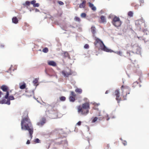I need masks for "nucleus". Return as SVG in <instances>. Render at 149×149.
<instances>
[{
	"instance_id": "15",
	"label": "nucleus",
	"mask_w": 149,
	"mask_h": 149,
	"mask_svg": "<svg viewBox=\"0 0 149 149\" xmlns=\"http://www.w3.org/2000/svg\"><path fill=\"white\" fill-rule=\"evenodd\" d=\"M48 64L49 65H52L53 66H56V63L54 61H51L48 62Z\"/></svg>"
},
{
	"instance_id": "1",
	"label": "nucleus",
	"mask_w": 149,
	"mask_h": 149,
	"mask_svg": "<svg viewBox=\"0 0 149 149\" xmlns=\"http://www.w3.org/2000/svg\"><path fill=\"white\" fill-rule=\"evenodd\" d=\"M21 129L23 130H28L30 135L31 139L32 138V134L33 132V128L29 119L28 118L27 113H26V116L22 117L21 122Z\"/></svg>"
},
{
	"instance_id": "23",
	"label": "nucleus",
	"mask_w": 149,
	"mask_h": 149,
	"mask_svg": "<svg viewBox=\"0 0 149 149\" xmlns=\"http://www.w3.org/2000/svg\"><path fill=\"white\" fill-rule=\"evenodd\" d=\"M115 53H116L118 54L120 56H122L123 54L122 52L120 51H117L115 52Z\"/></svg>"
},
{
	"instance_id": "22",
	"label": "nucleus",
	"mask_w": 149,
	"mask_h": 149,
	"mask_svg": "<svg viewBox=\"0 0 149 149\" xmlns=\"http://www.w3.org/2000/svg\"><path fill=\"white\" fill-rule=\"evenodd\" d=\"M42 51L45 53H47L48 51V49L47 48H45L42 50Z\"/></svg>"
},
{
	"instance_id": "3",
	"label": "nucleus",
	"mask_w": 149,
	"mask_h": 149,
	"mask_svg": "<svg viewBox=\"0 0 149 149\" xmlns=\"http://www.w3.org/2000/svg\"><path fill=\"white\" fill-rule=\"evenodd\" d=\"M95 45H97V43H99L100 45V48L102 50H103L104 51L108 52H112L113 51L111 50L108 49L104 45L103 42L100 39L97 38H95Z\"/></svg>"
},
{
	"instance_id": "9",
	"label": "nucleus",
	"mask_w": 149,
	"mask_h": 149,
	"mask_svg": "<svg viewBox=\"0 0 149 149\" xmlns=\"http://www.w3.org/2000/svg\"><path fill=\"white\" fill-rule=\"evenodd\" d=\"M45 118H42V120L38 123L37 125L40 126H42L45 123Z\"/></svg>"
},
{
	"instance_id": "7",
	"label": "nucleus",
	"mask_w": 149,
	"mask_h": 149,
	"mask_svg": "<svg viewBox=\"0 0 149 149\" xmlns=\"http://www.w3.org/2000/svg\"><path fill=\"white\" fill-rule=\"evenodd\" d=\"M75 93L73 92L72 91L69 98L70 101L72 102H74L75 100Z\"/></svg>"
},
{
	"instance_id": "46",
	"label": "nucleus",
	"mask_w": 149,
	"mask_h": 149,
	"mask_svg": "<svg viewBox=\"0 0 149 149\" xmlns=\"http://www.w3.org/2000/svg\"><path fill=\"white\" fill-rule=\"evenodd\" d=\"M137 38H139V39H140V38H142V37H138V36L137 37Z\"/></svg>"
},
{
	"instance_id": "18",
	"label": "nucleus",
	"mask_w": 149,
	"mask_h": 149,
	"mask_svg": "<svg viewBox=\"0 0 149 149\" xmlns=\"http://www.w3.org/2000/svg\"><path fill=\"white\" fill-rule=\"evenodd\" d=\"M91 32L93 34H94L95 33V28L94 26H92L91 28Z\"/></svg>"
},
{
	"instance_id": "17",
	"label": "nucleus",
	"mask_w": 149,
	"mask_h": 149,
	"mask_svg": "<svg viewBox=\"0 0 149 149\" xmlns=\"http://www.w3.org/2000/svg\"><path fill=\"white\" fill-rule=\"evenodd\" d=\"M75 91L76 92L78 93H81L82 92V90L80 88H77L75 90Z\"/></svg>"
},
{
	"instance_id": "38",
	"label": "nucleus",
	"mask_w": 149,
	"mask_h": 149,
	"mask_svg": "<svg viewBox=\"0 0 149 149\" xmlns=\"http://www.w3.org/2000/svg\"><path fill=\"white\" fill-rule=\"evenodd\" d=\"M30 143V141L29 140H28L27 142H26V144H29Z\"/></svg>"
},
{
	"instance_id": "24",
	"label": "nucleus",
	"mask_w": 149,
	"mask_h": 149,
	"mask_svg": "<svg viewBox=\"0 0 149 149\" xmlns=\"http://www.w3.org/2000/svg\"><path fill=\"white\" fill-rule=\"evenodd\" d=\"M60 99L61 101H64L65 100V97L62 96L60 98Z\"/></svg>"
},
{
	"instance_id": "49",
	"label": "nucleus",
	"mask_w": 149,
	"mask_h": 149,
	"mask_svg": "<svg viewBox=\"0 0 149 149\" xmlns=\"http://www.w3.org/2000/svg\"><path fill=\"white\" fill-rule=\"evenodd\" d=\"M101 115L100 114H99L98 116H100Z\"/></svg>"
},
{
	"instance_id": "35",
	"label": "nucleus",
	"mask_w": 149,
	"mask_h": 149,
	"mask_svg": "<svg viewBox=\"0 0 149 149\" xmlns=\"http://www.w3.org/2000/svg\"><path fill=\"white\" fill-rule=\"evenodd\" d=\"M81 121H79L76 124V125L79 126L81 125Z\"/></svg>"
},
{
	"instance_id": "20",
	"label": "nucleus",
	"mask_w": 149,
	"mask_h": 149,
	"mask_svg": "<svg viewBox=\"0 0 149 149\" xmlns=\"http://www.w3.org/2000/svg\"><path fill=\"white\" fill-rule=\"evenodd\" d=\"M26 87V84L25 83L23 84L22 85L20 86V88L21 89H24Z\"/></svg>"
},
{
	"instance_id": "14",
	"label": "nucleus",
	"mask_w": 149,
	"mask_h": 149,
	"mask_svg": "<svg viewBox=\"0 0 149 149\" xmlns=\"http://www.w3.org/2000/svg\"><path fill=\"white\" fill-rule=\"evenodd\" d=\"M86 1H83L80 4L79 7L80 8H84L85 6Z\"/></svg>"
},
{
	"instance_id": "40",
	"label": "nucleus",
	"mask_w": 149,
	"mask_h": 149,
	"mask_svg": "<svg viewBox=\"0 0 149 149\" xmlns=\"http://www.w3.org/2000/svg\"><path fill=\"white\" fill-rule=\"evenodd\" d=\"M3 94L0 91V97H1V95Z\"/></svg>"
},
{
	"instance_id": "10",
	"label": "nucleus",
	"mask_w": 149,
	"mask_h": 149,
	"mask_svg": "<svg viewBox=\"0 0 149 149\" xmlns=\"http://www.w3.org/2000/svg\"><path fill=\"white\" fill-rule=\"evenodd\" d=\"M88 4L89 7L91 8L92 10L93 11H95L96 10V7L94 6V5L93 3L89 2Z\"/></svg>"
},
{
	"instance_id": "30",
	"label": "nucleus",
	"mask_w": 149,
	"mask_h": 149,
	"mask_svg": "<svg viewBox=\"0 0 149 149\" xmlns=\"http://www.w3.org/2000/svg\"><path fill=\"white\" fill-rule=\"evenodd\" d=\"M89 48V45L88 44H86L84 46V48L85 49H88Z\"/></svg>"
},
{
	"instance_id": "8",
	"label": "nucleus",
	"mask_w": 149,
	"mask_h": 149,
	"mask_svg": "<svg viewBox=\"0 0 149 149\" xmlns=\"http://www.w3.org/2000/svg\"><path fill=\"white\" fill-rule=\"evenodd\" d=\"M115 95L116 96V100L118 101V102L119 103L120 101L121 100H119V98L120 96L119 95V91L118 90H116L114 92Z\"/></svg>"
},
{
	"instance_id": "27",
	"label": "nucleus",
	"mask_w": 149,
	"mask_h": 149,
	"mask_svg": "<svg viewBox=\"0 0 149 149\" xmlns=\"http://www.w3.org/2000/svg\"><path fill=\"white\" fill-rule=\"evenodd\" d=\"M64 56L65 57H68L69 55L68 53L67 52H65L64 53Z\"/></svg>"
},
{
	"instance_id": "28",
	"label": "nucleus",
	"mask_w": 149,
	"mask_h": 149,
	"mask_svg": "<svg viewBox=\"0 0 149 149\" xmlns=\"http://www.w3.org/2000/svg\"><path fill=\"white\" fill-rule=\"evenodd\" d=\"M40 141L38 139H35L34 142L36 143H39L40 142Z\"/></svg>"
},
{
	"instance_id": "50",
	"label": "nucleus",
	"mask_w": 149,
	"mask_h": 149,
	"mask_svg": "<svg viewBox=\"0 0 149 149\" xmlns=\"http://www.w3.org/2000/svg\"><path fill=\"white\" fill-rule=\"evenodd\" d=\"M1 47H3V46H2V45L1 46Z\"/></svg>"
},
{
	"instance_id": "26",
	"label": "nucleus",
	"mask_w": 149,
	"mask_h": 149,
	"mask_svg": "<svg viewBox=\"0 0 149 149\" xmlns=\"http://www.w3.org/2000/svg\"><path fill=\"white\" fill-rule=\"evenodd\" d=\"M81 16L82 17H85L86 16V14L84 13H82L81 14Z\"/></svg>"
},
{
	"instance_id": "2",
	"label": "nucleus",
	"mask_w": 149,
	"mask_h": 149,
	"mask_svg": "<svg viewBox=\"0 0 149 149\" xmlns=\"http://www.w3.org/2000/svg\"><path fill=\"white\" fill-rule=\"evenodd\" d=\"M78 109L79 113L82 114H86L89 112V104L88 103H85L83 104L82 107L81 106H79Z\"/></svg>"
},
{
	"instance_id": "13",
	"label": "nucleus",
	"mask_w": 149,
	"mask_h": 149,
	"mask_svg": "<svg viewBox=\"0 0 149 149\" xmlns=\"http://www.w3.org/2000/svg\"><path fill=\"white\" fill-rule=\"evenodd\" d=\"M103 118V117H102L101 118H98L97 117H95L93 119L92 121V123H95V122L98 119L99 120H101Z\"/></svg>"
},
{
	"instance_id": "36",
	"label": "nucleus",
	"mask_w": 149,
	"mask_h": 149,
	"mask_svg": "<svg viewBox=\"0 0 149 149\" xmlns=\"http://www.w3.org/2000/svg\"><path fill=\"white\" fill-rule=\"evenodd\" d=\"M93 104L95 105V106H98L100 104L99 103H98V104H97L96 103H93Z\"/></svg>"
},
{
	"instance_id": "42",
	"label": "nucleus",
	"mask_w": 149,
	"mask_h": 149,
	"mask_svg": "<svg viewBox=\"0 0 149 149\" xmlns=\"http://www.w3.org/2000/svg\"><path fill=\"white\" fill-rule=\"evenodd\" d=\"M141 3H144V1L143 0H141Z\"/></svg>"
},
{
	"instance_id": "11",
	"label": "nucleus",
	"mask_w": 149,
	"mask_h": 149,
	"mask_svg": "<svg viewBox=\"0 0 149 149\" xmlns=\"http://www.w3.org/2000/svg\"><path fill=\"white\" fill-rule=\"evenodd\" d=\"M0 104H6L8 105H9L10 104L9 101H6V100L5 99L2 100L1 101L0 100Z\"/></svg>"
},
{
	"instance_id": "21",
	"label": "nucleus",
	"mask_w": 149,
	"mask_h": 149,
	"mask_svg": "<svg viewBox=\"0 0 149 149\" xmlns=\"http://www.w3.org/2000/svg\"><path fill=\"white\" fill-rule=\"evenodd\" d=\"M38 79L36 78L33 81V82L34 84H36L38 81Z\"/></svg>"
},
{
	"instance_id": "43",
	"label": "nucleus",
	"mask_w": 149,
	"mask_h": 149,
	"mask_svg": "<svg viewBox=\"0 0 149 149\" xmlns=\"http://www.w3.org/2000/svg\"><path fill=\"white\" fill-rule=\"evenodd\" d=\"M31 94L30 95H26V96H27L28 97H29V96H31Z\"/></svg>"
},
{
	"instance_id": "12",
	"label": "nucleus",
	"mask_w": 149,
	"mask_h": 149,
	"mask_svg": "<svg viewBox=\"0 0 149 149\" xmlns=\"http://www.w3.org/2000/svg\"><path fill=\"white\" fill-rule=\"evenodd\" d=\"M1 89L4 91H7L8 87L7 86L3 85L1 87Z\"/></svg>"
},
{
	"instance_id": "34",
	"label": "nucleus",
	"mask_w": 149,
	"mask_h": 149,
	"mask_svg": "<svg viewBox=\"0 0 149 149\" xmlns=\"http://www.w3.org/2000/svg\"><path fill=\"white\" fill-rule=\"evenodd\" d=\"M58 3L59 4L61 5H63L64 4L63 2H62V1H58Z\"/></svg>"
},
{
	"instance_id": "48",
	"label": "nucleus",
	"mask_w": 149,
	"mask_h": 149,
	"mask_svg": "<svg viewBox=\"0 0 149 149\" xmlns=\"http://www.w3.org/2000/svg\"><path fill=\"white\" fill-rule=\"evenodd\" d=\"M109 118H107V120H109Z\"/></svg>"
},
{
	"instance_id": "25",
	"label": "nucleus",
	"mask_w": 149,
	"mask_h": 149,
	"mask_svg": "<svg viewBox=\"0 0 149 149\" xmlns=\"http://www.w3.org/2000/svg\"><path fill=\"white\" fill-rule=\"evenodd\" d=\"M133 13L132 12L130 11L128 13V15L129 16L132 17L133 16Z\"/></svg>"
},
{
	"instance_id": "31",
	"label": "nucleus",
	"mask_w": 149,
	"mask_h": 149,
	"mask_svg": "<svg viewBox=\"0 0 149 149\" xmlns=\"http://www.w3.org/2000/svg\"><path fill=\"white\" fill-rule=\"evenodd\" d=\"M25 4L27 6H29L30 5V2L29 1H26Z\"/></svg>"
},
{
	"instance_id": "19",
	"label": "nucleus",
	"mask_w": 149,
	"mask_h": 149,
	"mask_svg": "<svg viewBox=\"0 0 149 149\" xmlns=\"http://www.w3.org/2000/svg\"><path fill=\"white\" fill-rule=\"evenodd\" d=\"M101 19L102 22H105L106 19L103 16H102L101 17Z\"/></svg>"
},
{
	"instance_id": "16",
	"label": "nucleus",
	"mask_w": 149,
	"mask_h": 149,
	"mask_svg": "<svg viewBox=\"0 0 149 149\" xmlns=\"http://www.w3.org/2000/svg\"><path fill=\"white\" fill-rule=\"evenodd\" d=\"M18 19L16 17H13L12 18V22L13 23L16 24L18 23Z\"/></svg>"
},
{
	"instance_id": "5",
	"label": "nucleus",
	"mask_w": 149,
	"mask_h": 149,
	"mask_svg": "<svg viewBox=\"0 0 149 149\" xmlns=\"http://www.w3.org/2000/svg\"><path fill=\"white\" fill-rule=\"evenodd\" d=\"M62 74L64 76L68 77L69 75L71 74V70L68 68H67L63 70L62 72Z\"/></svg>"
},
{
	"instance_id": "41",
	"label": "nucleus",
	"mask_w": 149,
	"mask_h": 149,
	"mask_svg": "<svg viewBox=\"0 0 149 149\" xmlns=\"http://www.w3.org/2000/svg\"><path fill=\"white\" fill-rule=\"evenodd\" d=\"M39 11V10H38V9H37V8L35 9V11L36 12H38V11Z\"/></svg>"
},
{
	"instance_id": "51",
	"label": "nucleus",
	"mask_w": 149,
	"mask_h": 149,
	"mask_svg": "<svg viewBox=\"0 0 149 149\" xmlns=\"http://www.w3.org/2000/svg\"><path fill=\"white\" fill-rule=\"evenodd\" d=\"M126 100V99L125 98H124V100Z\"/></svg>"
},
{
	"instance_id": "45",
	"label": "nucleus",
	"mask_w": 149,
	"mask_h": 149,
	"mask_svg": "<svg viewBox=\"0 0 149 149\" xmlns=\"http://www.w3.org/2000/svg\"><path fill=\"white\" fill-rule=\"evenodd\" d=\"M108 93V91H107L106 92H105V94H107Z\"/></svg>"
},
{
	"instance_id": "33",
	"label": "nucleus",
	"mask_w": 149,
	"mask_h": 149,
	"mask_svg": "<svg viewBox=\"0 0 149 149\" xmlns=\"http://www.w3.org/2000/svg\"><path fill=\"white\" fill-rule=\"evenodd\" d=\"M36 2V1L35 0H33L31 2V4L33 5Z\"/></svg>"
},
{
	"instance_id": "47",
	"label": "nucleus",
	"mask_w": 149,
	"mask_h": 149,
	"mask_svg": "<svg viewBox=\"0 0 149 149\" xmlns=\"http://www.w3.org/2000/svg\"><path fill=\"white\" fill-rule=\"evenodd\" d=\"M108 115L107 114H106V115H104V116H107V117H108Z\"/></svg>"
},
{
	"instance_id": "6",
	"label": "nucleus",
	"mask_w": 149,
	"mask_h": 149,
	"mask_svg": "<svg viewBox=\"0 0 149 149\" xmlns=\"http://www.w3.org/2000/svg\"><path fill=\"white\" fill-rule=\"evenodd\" d=\"M9 95V92L8 91H7L6 92V95L5 96V98L6 99H7V101H9L10 103V100H14L15 98H14V97L12 95L8 97Z\"/></svg>"
},
{
	"instance_id": "37",
	"label": "nucleus",
	"mask_w": 149,
	"mask_h": 149,
	"mask_svg": "<svg viewBox=\"0 0 149 149\" xmlns=\"http://www.w3.org/2000/svg\"><path fill=\"white\" fill-rule=\"evenodd\" d=\"M123 143L124 146H125L127 145V143L126 141H124L123 142Z\"/></svg>"
},
{
	"instance_id": "44",
	"label": "nucleus",
	"mask_w": 149,
	"mask_h": 149,
	"mask_svg": "<svg viewBox=\"0 0 149 149\" xmlns=\"http://www.w3.org/2000/svg\"><path fill=\"white\" fill-rule=\"evenodd\" d=\"M32 93V94H33V95L34 94V93L33 91H32V93Z\"/></svg>"
},
{
	"instance_id": "4",
	"label": "nucleus",
	"mask_w": 149,
	"mask_h": 149,
	"mask_svg": "<svg viewBox=\"0 0 149 149\" xmlns=\"http://www.w3.org/2000/svg\"><path fill=\"white\" fill-rule=\"evenodd\" d=\"M113 24L116 27L120 26L121 24V22L119 17H115L112 21Z\"/></svg>"
},
{
	"instance_id": "29",
	"label": "nucleus",
	"mask_w": 149,
	"mask_h": 149,
	"mask_svg": "<svg viewBox=\"0 0 149 149\" xmlns=\"http://www.w3.org/2000/svg\"><path fill=\"white\" fill-rule=\"evenodd\" d=\"M39 4L38 3H35L33 5V6L34 7H39Z\"/></svg>"
},
{
	"instance_id": "39",
	"label": "nucleus",
	"mask_w": 149,
	"mask_h": 149,
	"mask_svg": "<svg viewBox=\"0 0 149 149\" xmlns=\"http://www.w3.org/2000/svg\"><path fill=\"white\" fill-rule=\"evenodd\" d=\"M64 142L65 143V146H66L67 144V141H66L65 140L64 141Z\"/></svg>"
},
{
	"instance_id": "32",
	"label": "nucleus",
	"mask_w": 149,
	"mask_h": 149,
	"mask_svg": "<svg viewBox=\"0 0 149 149\" xmlns=\"http://www.w3.org/2000/svg\"><path fill=\"white\" fill-rule=\"evenodd\" d=\"M74 19L76 21H79L80 20L79 18V17H75L74 18Z\"/></svg>"
}]
</instances>
